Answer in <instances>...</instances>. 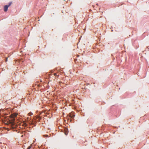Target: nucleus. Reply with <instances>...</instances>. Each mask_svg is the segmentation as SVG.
I'll return each mask as SVG.
<instances>
[{
	"label": "nucleus",
	"instance_id": "1",
	"mask_svg": "<svg viewBox=\"0 0 149 149\" xmlns=\"http://www.w3.org/2000/svg\"><path fill=\"white\" fill-rule=\"evenodd\" d=\"M17 116V114L16 113L12 114L10 116V117L8 118V120L7 121V123L6 124L10 125L12 128L15 129L18 128V125L16 124L15 121V118Z\"/></svg>",
	"mask_w": 149,
	"mask_h": 149
},
{
	"label": "nucleus",
	"instance_id": "2",
	"mask_svg": "<svg viewBox=\"0 0 149 149\" xmlns=\"http://www.w3.org/2000/svg\"><path fill=\"white\" fill-rule=\"evenodd\" d=\"M75 116L74 113L73 112L70 113L67 116V118L69 120V118H73Z\"/></svg>",
	"mask_w": 149,
	"mask_h": 149
},
{
	"label": "nucleus",
	"instance_id": "3",
	"mask_svg": "<svg viewBox=\"0 0 149 149\" xmlns=\"http://www.w3.org/2000/svg\"><path fill=\"white\" fill-rule=\"evenodd\" d=\"M12 2H10L9 3L8 5H5L4 7V10L5 12H6L8 10V7L10 6Z\"/></svg>",
	"mask_w": 149,
	"mask_h": 149
},
{
	"label": "nucleus",
	"instance_id": "4",
	"mask_svg": "<svg viewBox=\"0 0 149 149\" xmlns=\"http://www.w3.org/2000/svg\"><path fill=\"white\" fill-rule=\"evenodd\" d=\"M68 129L67 128H65V134L66 135H67L68 134Z\"/></svg>",
	"mask_w": 149,
	"mask_h": 149
},
{
	"label": "nucleus",
	"instance_id": "5",
	"mask_svg": "<svg viewBox=\"0 0 149 149\" xmlns=\"http://www.w3.org/2000/svg\"><path fill=\"white\" fill-rule=\"evenodd\" d=\"M22 125L25 127L27 125L25 123H23L22 124Z\"/></svg>",
	"mask_w": 149,
	"mask_h": 149
},
{
	"label": "nucleus",
	"instance_id": "6",
	"mask_svg": "<svg viewBox=\"0 0 149 149\" xmlns=\"http://www.w3.org/2000/svg\"><path fill=\"white\" fill-rule=\"evenodd\" d=\"M33 114V113H30L28 114V115L29 116H31Z\"/></svg>",
	"mask_w": 149,
	"mask_h": 149
},
{
	"label": "nucleus",
	"instance_id": "7",
	"mask_svg": "<svg viewBox=\"0 0 149 149\" xmlns=\"http://www.w3.org/2000/svg\"><path fill=\"white\" fill-rule=\"evenodd\" d=\"M31 145L30 146H29L28 148H27V149H30L31 148Z\"/></svg>",
	"mask_w": 149,
	"mask_h": 149
},
{
	"label": "nucleus",
	"instance_id": "8",
	"mask_svg": "<svg viewBox=\"0 0 149 149\" xmlns=\"http://www.w3.org/2000/svg\"><path fill=\"white\" fill-rule=\"evenodd\" d=\"M54 75L56 76H57V74L56 73H54Z\"/></svg>",
	"mask_w": 149,
	"mask_h": 149
},
{
	"label": "nucleus",
	"instance_id": "9",
	"mask_svg": "<svg viewBox=\"0 0 149 149\" xmlns=\"http://www.w3.org/2000/svg\"><path fill=\"white\" fill-rule=\"evenodd\" d=\"M6 61H7V58H6Z\"/></svg>",
	"mask_w": 149,
	"mask_h": 149
},
{
	"label": "nucleus",
	"instance_id": "10",
	"mask_svg": "<svg viewBox=\"0 0 149 149\" xmlns=\"http://www.w3.org/2000/svg\"><path fill=\"white\" fill-rule=\"evenodd\" d=\"M44 136H46V137H48V135H44Z\"/></svg>",
	"mask_w": 149,
	"mask_h": 149
},
{
	"label": "nucleus",
	"instance_id": "11",
	"mask_svg": "<svg viewBox=\"0 0 149 149\" xmlns=\"http://www.w3.org/2000/svg\"><path fill=\"white\" fill-rule=\"evenodd\" d=\"M61 83V81H60V82H59V83Z\"/></svg>",
	"mask_w": 149,
	"mask_h": 149
}]
</instances>
